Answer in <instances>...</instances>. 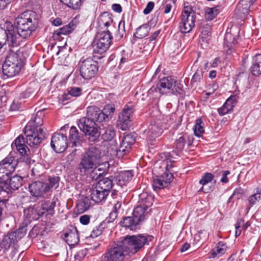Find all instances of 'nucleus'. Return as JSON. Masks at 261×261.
<instances>
[{"instance_id":"f257e3e1","label":"nucleus","mask_w":261,"mask_h":261,"mask_svg":"<svg viewBox=\"0 0 261 261\" xmlns=\"http://www.w3.org/2000/svg\"><path fill=\"white\" fill-rule=\"evenodd\" d=\"M38 21L36 13L33 11H27L15 19L17 33L11 22L6 21L4 24H1V34H3V39L5 40L3 43L1 42V48L5 44H8L9 46L16 45L19 37L28 39L37 29Z\"/></svg>"},{"instance_id":"f03ea898","label":"nucleus","mask_w":261,"mask_h":261,"mask_svg":"<svg viewBox=\"0 0 261 261\" xmlns=\"http://www.w3.org/2000/svg\"><path fill=\"white\" fill-rule=\"evenodd\" d=\"M153 237L146 235L127 236L108 249L101 257V261H124L138 252L151 241Z\"/></svg>"},{"instance_id":"7ed1b4c3","label":"nucleus","mask_w":261,"mask_h":261,"mask_svg":"<svg viewBox=\"0 0 261 261\" xmlns=\"http://www.w3.org/2000/svg\"><path fill=\"white\" fill-rule=\"evenodd\" d=\"M107 115L96 106H89L87 109V117L80 120L78 126L84 133L91 142L98 140L100 132L96 122H102L106 118Z\"/></svg>"},{"instance_id":"20e7f679","label":"nucleus","mask_w":261,"mask_h":261,"mask_svg":"<svg viewBox=\"0 0 261 261\" xmlns=\"http://www.w3.org/2000/svg\"><path fill=\"white\" fill-rule=\"evenodd\" d=\"M43 116L42 111L37 112L34 119V126L27 125L24 129L27 143L31 147H38L45 138L43 129L39 127L43 123Z\"/></svg>"},{"instance_id":"39448f33","label":"nucleus","mask_w":261,"mask_h":261,"mask_svg":"<svg viewBox=\"0 0 261 261\" xmlns=\"http://www.w3.org/2000/svg\"><path fill=\"white\" fill-rule=\"evenodd\" d=\"M101 162V152L99 148L91 146L81 156L79 170L81 173H86L96 169Z\"/></svg>"},{"instance_id":"423d86ee","label":"nucleus","mask_w":261,"mask_h":261,"mask_svg":"<svg viewBox=\"0 0 261 261\" xmlns=\"http://www.w3.org/2000/svg\"><path fill=\"white\" fill-rule=\"evenodd\" d=\"M11 174L1 175V195L6 194L8 198L10 197V194L13 190L18 189L22 184L23 178L18 175H15L12 177ZM8 200L7 199H1V202L5 203Z\"/></svg>"},{"instance_id":"0eeeda50","label":"nucleus","mask_w":261,"mask_h":261,"mask_svg":"<svg viewBox=\"0 0 261 261\" xmlns=\"http://www.w3.org/2000/svg\"><path fill=\"white\" fill-rule=\"evenodd\" d=\"M195 12L192 6L188 3H185L179 23L180 31L183 33L190 32L195 27Z\"/></svg>"},{"instance_id":"6e6552de","label":"nucleus","mask_w":261,"mask_h":261,"mask_svg":"<svg viewBox=\"0 0 261 261\" xmlns=\"http://www.w3.org/2000/svg\"><path fill=\"white\" fill-rule=\"evenodd\" d=\"M22 67V62L18 59V55L11 54L6 57L2 66V71L4 75L12 77L18 73Z\"/></svg>"},{"instance_id":"1a4fd4ad","label":"nucleus","mask_w":261,"mask_h":261,"mask_svg":"<svg viewBox=\"0 0 261 261\" xmlns=\"http://www.w3.org/2000/svg\"><path fill=\"white\" fill-rule=\"evenodd\" d=\"M81 75L85 80L94 77L98 71V63L91 58L81 60L79 63Z\"/></svg>"},{"instance_id":"9d476101","label":"nucleus","mask_w":261,"mask_h":261,"mask_svg":"<svg viewBox=\"0 0 261 261\" xmlns=\"http://www.w3.org/2000/svg\"><path fill=\"white\" fill-rule=\"evenodd\" d=\"M112 38L109 31L98 33L92 44L93 53L101 54L105 52L111 45Z\"/></svg>"},{"instance_id":"9b49d317","label":"nucleus","mask_w":261,"mask_h":261,"mask_svg":"<svg viewBox=\"0 0 261 261\" xmlns=\"http://www.w3.org/2000/svg\"><path fill=\"white\" fill-rule=\"evenodd\" d=\"M157 88L161 94L169 92L180 93L181 90L180 84L172 76H166L161 79L157 85Z\"/></svg>"},{"instance_id":"f8f14e48","label":"nucleus","mask_w":261,"mask_h":261,"mask_svg":"<svg viewBox=\"0 0 261 261\" xmlns=\"http://www.w3.org/2000/svg\"><path fill=\"white\" fill-rule=\"evenodd\" d=\"M134 111L133 105H126L122 111L119 114L118 124L122 130H125L128 128L132 121V114Z\"/></svg>"},{"instance_id":"ddd939ff","label":"nucleus","mask_w":261,"mask_h":261,"mask_svg":"<svg viewBox=\"0 0 261 261\" xmlns=\"http://www.w3.org/2000/svg\"><path fill=\"white\" fill-rule=\"evenodd\" d=\"M50 145L56 152H64L68 146L66 136L63 134L55 133L52 136Z\"/></svg>"},{"instance_id":"4468645a","label":"nucleus","mask_w":261,"mask_h":261,"mask_svg":"<svg viewBox=\"0 0 261 261\" xmlns=\"http://www.w3.org/2000/svg\"><path fill=\"white\" fill-rule=\"evenodd\" d=\"M47 183L36 181L29 185V190L31 195L36 198H44L48 192Z\"/></svg>"},{"instance_id":"2eb2a0df","label":"nucleus","mask_w":261,"mask_h":261,"mask_svg":"<svg viewBox=\"0 0 261 261\" xmlns=\"http://www.w3.org/2000/svg\"><path fill=\"white\" fill-rule=\"evenodd\" d=\"M18 159L11 154L1 161V173L2 175L12 174L18 164Z\"/></svg>"},{"instance_id":"dca6fc26","label":"nucleus","mask_w":261,"mask_h":261,"mask_svg":"<svg viewBox=\"0 0 261 261\" xmlns=\"http://www.w3.org/2000/svg\"><path fill=\"white\" fill-rule=\"evenodd\" d=\"M135 142V139L131 134L125 135L120 144L118 150L117 152V155H124L129 152L132 146Z\"/></svg>"},{"instance_id":"f3484780","label":"nucleus","mask_w":261,"mask_h":261,"mask_svg":"<svg viewBox=\"0 0 261 261\" xmlns=\"http://www.w3.org/2000/svg\"><path fill=\"white\" fill-rule=\"evenodd\" d=\"M173 178L171 173L165 172L164 174L157 176L153 179L152 186L154 190L161 189L167 187L171 183Z\"/></svg>"},{"instance_id":"a211bd4d","label":"nucleus","mask_w":261,"mask_h":261,"mask_svg":"<svg viewBox=\"0 0 261 261\" xmlns=\"http://www.w3.org/2000/svg\"><path fill=\"white\" fill-rule=\"evenodd\" d=\"M239 32V29L237 28H230L229 32L227 30L224 38V45L228 48V50L232 49L233 46L238 43Z\"/></svg>"},{"instance_id":"6ab92c4d","label":"nucleus","mask_w":261,"mask_h":261,"mask_svg":"<svg viewBox=\"0 0 261 261\" xmlns=\"http://www.w3.org/2000/svg\"><path fill=\"white\" fill-rule=\"evenodd\" d=\"M238 99V96L237 95H232L228 98L223 106L218 109L217 111L219 115L223 116L231 112Z\"/></svg>"},{"instance_id":"aec40b11","label":"nucleus","mask_w":261,"mask_h":261,"mask_svg":"<svg viewBox=\"0 0 261 261\" xmlns=\"http://www.w3.org/2000/svg\"><path fill=\"white\" fill-rule=\"evenodd\" d=\"M56 205L55 201L50 202L49 201H43L41 205V207L39 208V206L34 205L33 206H30L28 210L29 212H31L32 213L33 211L37 214L38 216H41L46 212L53 210Z\"/></svg>"},{"instance_id":"412c9836","label":"nucleus","mask_w":261,"mask_h":261,"mask_svg":"<svg viewBox=\"0 0 261 261\" xmlns=\"http://www.w3.org/2000/svg\"><path fill=\"white\" fill-rule=\"evenodd\" d=\"M25 140L26 141H25L23 136L20 135L15 139L11 146L13 149L16 148L21 155L28 156L30 150L25 144V142L27 143V139H25Z\"/></svg>"},{"instance_id":"4be33fe9","label":"nucleus","mask_w":261,"mask_h":261,"mask_svg":"<svg viewBox=\"0 0 261 261\" xmlns=\"http://www.w3.org/2000/svg\"><path fill=\"white\" fill-rule=\"evenodd\" d=\"M89 193L91 199L96 203H99L103 200H105L109 195L102 190L98 189L96 186L94 188L90 189Z\"/></svg>"},{"instance_id":"5701e85b","label":"nucleus","mask_w":261,"mask_h":261,"mask_svg":"<svg viewBox=\"0 0 261 261\" xmlns=\"http://www.w3.org/2000/svg\"><path fill=\"white\" fill-rule=\"evenodd\" d=\"M64 240L69 246H74L79 242V236L76 227L69 229L64 234Z\"/></svg>"},{"instance_id":"b1692460","label":"nucleus","mask_w":261,"mask_h":261,"mask_svg":"<svg viewBox=\"0 0 261 261\" xmlns=\"http://www.w3.org/2000/svg\"><path fill=\"white\" fill-rule=\"evenodd\" d=\"M133 177V172L131 171H121L117 174L115 177L116 184L122 187L125 186Z\"/></svg>"},{"instance_id":"393cba45","label":"nucleus","mask_w":261,"mask_h":261,"mask_svg":"<svg viewBox=\"0 0 261 261\" xmlns=\"http://www.w3.org/2000/svg\"><path fill=\"white\" fill-rule=\"evenodd\" d=\"M18 233V230L14 232L9 233L7 236H5L1 242V248H4V251L7 250L12 244L17 241L18 237L17 234Z\"/></svg>"},{"instance_id":"a878e982","label":"nucleus","mask_w":261,"mask_h":261,"mask_svg":"<svg viewBox=\"0 0 261 261\" xmlns=\"http://www.w3.org/2000/svg\"><path fill=\"white\" fill-rule=\"evenodd\" d=\"M163 132V128L160 123L156 122H151L148 127L147 134L150 139H153L160 136Z\"/></svg>"},{"instance_id":"bb28decb","label":"nucleus","mask_w":261,"mask_h":261,"mask_svg":"<svg viewBox=\"0 0 261 261\" xmlns=\"http://www.w3.org/2000/svg\"><path fill=\"white\" fill-rule=\"evenodd\" d=\"M188 139V135L185 134L176 140L173 146V152L175 153L176 155H180L184 148Z\"/></svg>"},{"instance_id":"cd10ccee","label":"nucleus","mask_w":261,"mask_h":261,"mask_svg":"<svg viewBox=\"0 0 261 261\" xmlns=\"http://www.w3.org/2000/svg\"><path fill=\"white\" fill-rule=\"evenodd\" d=\"M227 249L226 243L224 241L219 242L211 251V257H220L223 255Z\"/></svg>"},{"instance_id":"c85d7f7f","label":"nucleus","mask_w":261,"mask_h":261,"mask_svg":"<svg viewBox=\"0 0 261 261\" xmlns=\"http://www.w3.org/2000/svg\"><path fill=\"white\" fill-rule=\"evenodd\" d=\"M113 185V177L112 176L100 179L96 185L98 189L102 190L108 194Z\"/></svg>"},{"instance_id":"c756f323","label":"nucleus","mask_w":261,"mask_h":261,"mask_svg":"<svg viewBox=\"0 0 261 261\" xmlns=\"http://www.w3.org/2000/svg\"><path fill=\"white\" fill-rule=\"evenodd\" d=\"M121 226L128 228L133 230L137 228V226L139 224L138 220L133 216L132 217H126L123 219V221L120 222Z\"/></svg>"},{"instance_id":"7c9ffc66","label":"nucleus","mask_w":261,"mask_h":261,"mask_svg":"<svg viewBox=\"0 0 261 261\" xmlns=\"http://www.w3.org/2000/svg\"><path fill=\"white\" fill-rule=\"evenodd\" d=\"M148 208V207H145L144 206L138 205L134 208L133 213V216L136 219V220H138L139 223L145 219V217L148 214L146 212V211Z\"/></svg>"},{"instance_id":"2f4dec72","label":"nucleus","mask_w":261,"mask_h":261,"mask_svg":"<svg viewBox=\"0 0 261 261\" xmlns=\"http://www.w3.org/2000/svg\"><path fill=\"white\" fill-rule=\"evenodd\" d=\"M153 197L146 192H143L139 196L138 205L149 207L152 205Z\"/></svg>"},{"instance_id":"473e14b6","label":"nucleus","mask_w":261,"mask_h":261,"mask_svg":"<svg viewBox=\"0 0 261 261\" xmlns=\"http://www.w3.org/2000/svg\"><path fill=\"white\" fill-rule=\"evenodd\" d=\"M250 69L252 74L254 76L261 74V54L256 55L254 57Z\"/></svg>"},{"instance_id":"72a5a7b5","label":"nucleus","mask_w":261,"mask_h":261,"mask_svg":"<svg viewBox=\"0 0 261 261\" xmlns=\"http://www.w3.org/2000/svg\"><path fill=\"white\" fill-rule=\"evenodd\" d=\"M81 135L76 127H71L69 130V140L70 143L72 144V147L77 145V143H79L80 140Z\"/></svg>"},{"instance_id":"f704fd0d","label":"nucleus","mask_w":261,"mask_h":261,"mask_svg":"<svg viewBox=\"0 0 261 261\" xmlns=\"http://www.w3.org/2000/svg\"><path fill=\"white\" fill-rule=\"evenodd\" d=\"M75 28V25L73 22H70L67 25H64L55 31L53 37L57 38L61 35H67L72 32Z\"/></svg>"},{"instance_id":"c9c22d12","label":"nucleus","mask_w":261,"mask_h":261,"mask_svg":"<svg viewBox=\"0 0 261 261\" xmlns=\"http://www.w3.org/2000/svg\"><path fill=\"white\" fill-rule=\"evenodd\" d=\"M150 30V27L148 23L143 24L137 29L134 36L137 38L142 39L148 35Z\"/></svg>"},{"instance_id":"e433bc0d","label":"nucleus","mask_w":261,"mask_h":261,"mask_svg":"<svg viewBox=\"0 0 261 261\" xmlns=\"http://www.w3.org/2000/svg\"><path fill=\"white\" fill-rule=\"evenodd\" d=\"M221 11V7L217 6L212 8H207L205 11V18L207 20L214 19Z\"/></svg>"},{"instance_id":"4c0bfd02","label":"nucleus","mask_w":261,"mask_h":261,"mask_svg":"<svg viewBox=\"0 0 261 261\" xmlns=\"http://www.w3.org/2000/svg\"><path fill=\"white\" fill-rule=\"evenodd\" d=\"M253 192V193L250 195L247 199L250 204V207L256 204L261 199L260 188H256L254 190Z\"/></svg>"},{"instance_id":"58836bf2","label":"nucleus","mask_w":261,"mask_h":261,"mask_svg":"<svg viewBox=\"0 0 261 261\" xmlns=\"http://www.w3.org/2000/svg\"><path fill=\"white\" fill-rule=\"evenodd\" d=\"M97 22L99 25L108 27L113 22L111 15L108 12L102 13L98 18Z\"/></svg>"},{"instance_id":"ea45409f","label":"nucleus","mask_w":261,"mask_h":261,"mask_svg":"<svg viewBox=\"0 0 261 261\" xmlns=\"http://www.w3.org/2000/svg\"><path fill=\"white\" fill-rule=\"evenodd\" d=\"M253 4L249 0H241L238 3L237 8L241 13L246 15L249 14V9Z\"/></svg>"},{"instance_id":"a19ab883","label":"nucleus","mask_w":261,"mask_h":261,"mask_svg":"<svg viewBox=\"0 0 261 261\" xmlns=\"http://www.w3.org/2000/svg\"><path fill=\"white\" fill-rule=\"evenodd\" d=\"M104 132H100L101 137L105 141H110L115 136V131L113 126L110 125L103 128Z\"/></svg>"},{"instance_id":"79ce46f5","label":"nucleus","mask_w":261,"mask_h":261,"mask_svg":"<svg viewBox=\"0 0 261 261\" xmlns=\"http://www.w3.org/2000/svg\"><path fill=\"white\" fill-rule=\"evenodd\" d=\"M118 216V214L114 212H111L109 215L101 223L106 227H114L116 223L115 221Z\"/></svg>"},{"instance_id":"37998d69","label":"nucleus","mask_w":261,"mask_h":261,"mask_svg":"<svg viewBox=\"0 0 261 261\" xmlns=\"http://www.w3.org/2000/svg\"><path fill=\"white\" fill-rule=\"evenodd\" d=\"M194 132V134L197 137H200L204 133V123L201 118L197 119L195 120Z\"/></svg>"},{"instance_id":"c03bdc74","label":"nucleus","mask_w":261,"mask_h":261,"mask_svg":"<svg viewBox=\"0 0 261 261\" xmlns=\"http://www.w3.org/2000/svg\"><path fill=\"white\" fill-rule=\"evenodd\" d=\"M84 0H60V1L69 8L73 10L79 9Z\"/></svg>"},{"instance_id":"a18cd8bd","label":"nucleus","mask_w":261,"mask_h":261,"mask_svg":"<svg viewBox=\"0 0 261 261\" xmlns=\"http://www.w3.org/2000/svg\"><path fill=\"white\" fill-rule=\"evenodd\" d=\"M214 176L211 173L206 172L204 173L199 180V183L202 186H204L208 182H211L214 179ZM199 191L204 192V193H208V191L204 190L203 186H202Z\"/></svg>"},{"instance_id":"49530a36","label":"nucleus","mask_w":261,"mask_h":261,"mask_svg":"<svg viewBox=\"0 0 261 261\" xmlns=\"http://www.w3.org/2000/svg\"><path fill=\"white\" fill-rule=\"evenodd\" d=\"M60 179L59 176H49L48 177V184H47L48 192L51 189H56L59 187Z\"/></svg>"},{"instance_id":"de8ad7c7","label":"nucleus","mask_w":261,"mask_h":261,"mask_svg":"<svg viewBox=\"0 0 261 261\" xmlns=\"http://www.w3.org/2000/svg\"><path fill=\"white\" fill-rule=\"evenodd\" d=\"M244 193L245 192L243 189L240 187L236 188L233 194L229 198L227 203L230 202L232 198H234L236 200L242 198Z\"/></svg>"},{"instance_id":"09e8293b","label":"nucleus","mask_w":261,"mask_h":261,"mask_svg":"<svg viewBox=\"0 0 261 261\" xmlns=\"http://www.w3.org/2000/svg\"><path fill=\"white\" fill-rule=\"evenodd\" d=\"M125 22L124 20H121L118 25L117 32L116 34V37L118 39H121L123 38L125 34Z\"/></svg>"},{"instance_id":"8fccbe9b","label":"nucleus","mask_w":261,"mask_h":261,"mask_svg":"<svg viewBox=\"0 0 261 261\" xmlns=\"http://www.w3.org/2000/svg\"><path fill=\"white\" fill-rule=\"evenodd\" d=\"M82 89L80 87H70L67 88V93L72 96L77 97L81 95Z\"/></svg>"},{"instance_id":"3c124183","label":"nucleus","mask_w":261,"mask_h":261,"mask_svg":"<svg viewBox=\"0 0 261 261\" xmlns=\"http://www.w3.org/2000/svg\"><path fill=\"white\" fill-rule=\"evenodd\" d=\"M203 77V72L201 69H197L194 74L191 80V84L199 82Z\"/></svg>"},{"instance_id":"603ef678","label":"nucleus","mask_w":261,"mask_h":261,"mask_svg":"<svg viewBox=\"0 0 261 261\" xmlns=\"http://www.w3.org/2000/svg\"><path fill=\"white\" fill-rule=\"evenodd\" d=\"M106 228L102 223H101L98 226L94 228L91 233V237L92 238H95L101 234L103 229Z\"/></svg>"},{"instance_id":"864d4df0","label":"nucleus","mask_w":261,"mask_h":261,"mask_svg":"<svg viewBox=\"0 0 261 261\" xmlns=\"http://www.w3.org/2000/svg\"><path fill=\"white\" fill-rule=\"evenodd\" d=\"M89 207V205L86 204L84 201L79 202L76 204V210L79 213H82L86 211Z\"/></svg>"},{"instance_id":"5fc2aeb1","label":"nucleus","mask_w":261,"mask_h":261,"mask_svg":"<svg viewBox=\"0 0 261 261\" xmlns=\"http://www.w3.org/2000/svg\"><path fill=\"white\" fill-rule=\"evenodd\" d=\"M87 254L86 249H82L76 252L74 255V259L76 261H82Z\"/></svg>"},{"instance_id":"6e6d98bb","label":"nucleus","mask_w":261,"mask_h":261,"mask_svg":"<svg viewBox=\"0 0 261 261\" xmlns=\"http://www.w3.org/2000/svg\"><path fill=\"white\" fill-rule=\"evenodd\" d=\"M104 113L107 115V117H108V115H111L114 113L115 111V106L113 105L110 104L105 106L103 108Z\"/></svg>"},{"instance_id":"4d7b16f0","label":"nucleus","mask_w":261,"mask_h":261,"mask_svg":"<svg viewBox=\"0 0 261 261\" xmlns=\"http://www.w3.org/2000/svg\"><path fill=\"white\" fill-rule=\"evenodd\" d=\"M244 223V220L243 219H241L240 220H238L236 224H235V227H236V232H235V235L236 237L239 236L241 233V230L240 229L241 227L242 224Z\"/></svg>"},{"instance_id":"13d9d810","label":"nucleus","mask_w":261,"mask_h":261,"mask_svg":"<svg viewBox=\"0 0 261 261\" xmlns=\"http://www.w3.org/2000/svg\"><path fill=\"white\" fill-rule=\"evenodd\" d=\"M154 6V3L153 2H148L143 10V13L146 15L149 14L153 9Z\"/></svg>"},{"instance_id":"bf43d9fd","label":"nucleus","mask_w":261,"mask_h":261,"mask_svg":"<svg viewBox=\"0 0 261 261\" xmlns=\"http://www.w3.org/2000/svg\"><path fill=\"white\" fill-rule=\"evenodd\" d=\"M166 157L167 159V165H166V171L165 172H167L168 173L170 169L172 167V164L174 161L171 160V155L170 153H167Z\"/></svg>"},{"instance_id":"052dcab7","label":"nucleus","mask_w":261,"mask_h":261,"mask_svg":"<svg viewBox=\"0 0 261 261\" xmlns=\"http://www.w3.org/2000/svg\"><path fill=\"white\" fill-rule=\"evenodd\" d=\"M219 88V86L217 83H214L208 85V90L211 91L209 93H207V95H210L211 93H214Z\"/></svg>"},{"instance_id":"680f3d73","label":"nucleus","mask_w":261,"mask_h":261,"mask_svg":"<svg viewBox=\"0 0 261 261\" xmlns=\"http://www.w3.org/2000/svg\"><path fill=\"white\" fill-rule=\"evenodd\" d=\"M90 219L89 215H85L81 216L80 221L83 225H87L90 222Z\"/></svg>"},{"instance_id":"e2e57ef3","label":"nucleus","mask_w":261,"mask_h":261,"mask_svg":"<svg viewBox=\"0 0 261 261\" xmlns=\"http://www.w3.org/2000/svg\"><path fill=\"white\" fill-rule=\"evenodd\" d=\"M230 174V171L228 170L224 171L223 172L222 177L221 179V181L223 183H227L229 181V179L227 177V175Z\"/></svg>"},{"instance_id":"0e129e2a","label":"nucleus","mask_w":261,"mask_h":261,"mask_svg":"<svg viewBox=\"0 0 261 261\" xmlns=\"http://www.w3.org/2000/svg\"><path fill=\"white\" fill-rule=\"evenodd\" d=\"M112 10L117 12V13H121L122 11V7L120 4H114L112 6Z\"/></svg>"},{"instance_id":"69168bd1","label":"nucleus","mask_w":261,"mask_h":261,"mask_svg":"<svg viewBox=\"0 0 261 261\" xmlns=\"http://www.w3.org/2000/svg\"><path fill=\"white\" fill-rule=\"evenodd\" d=\"M121 205L122 204L121 202L117 201L116 203H115L111 212H114L118 214V211L120 209Z\"/></svg>"},{"instance_id":"338daca9","label":"nucleus","mask_w":261,"mask_h":261,"mask_svg":"<svg viewBox=\"0 0 261 261\" xmlns=\"http://www.w3.org/2000/svg\"><path fill=\"white\" fill-rule=\"evenodd\" d=\"M160 33V30L156 31L154 32L151 36L149 38V41H152L156 39L158 36H159V34Z\"/></svg>"},{"instance_id":"774afa93","label":"nucleus","mask_w":261,"mask_h":261,"mask_svg":"<svg viewBox=\"0 0 261 261\" xmlns=\"http://www.w3.org/2000/svg\"><path fill=\"white\" fill-rule=\"evenodd\" d=\"M62 20L60 18H56L52 21V24L55 26H59L62 24Z\"/></svg>"}]
</instances>
